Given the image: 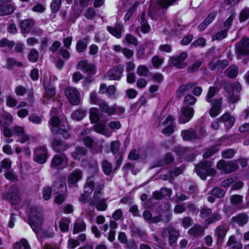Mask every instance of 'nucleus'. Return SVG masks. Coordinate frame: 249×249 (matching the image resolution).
Returning a JSON list of instances; mask_svg holds the SVG:
<instances>
[{"label": "nucleus", "instance_id": "aec40b11", "mask_svg": "<svg viewBox=\"0 0 249 249\" xmlns=\"http://www.w3.org/2000/svg\"><path fill=\"white\" fill-rule=\"evenodd\" d=\"M53 149L57 153H62L70 147V145L67 142L54 138L52 142Z\"/></svg>", "mask_w": 249, "mask_h": 249}, {"label": "nucleus", "instance_id": "473e14b6", "mask_svg": "<svg viewBox=\"0 0 249 249\" xmlns=\"http://www.w3.org/2000/svg\"><path fill=\"white\" fill-rule=\"evenodd\" d=\"M98 106L102 112L106 113L108 116L113 115V106L111 107L109 106L108 104L103 100L98 105Z\"/></svg>", "mask_w": 249, "mask_h": 249}, {"label": "nucleus", "instance_id": "6ab92c4d", "mask_svg": "<svg viewBox=\"0 0 249 249\" xmlns=\"http://www.w3.org/2000/svg\"><path fill=\"white\" fill-rule=\"evenodd\" d=\"M77 69L84 71L88 75H94L96 71L95 65L88 63L87 61H81L76 65Z\"/></svg>", "mask_w": 249, "mask_h": 249}, {"label": "nucleus", "instance_id": "f3484780", "mask_svg": "<svg viewBox=\"0 0 249 249\" xmlns=\"http://www.w3.org/2000/svg\"><path fill=\"white\" fill-rule=\"evenodd\" d=\"M211 104V107L209 110V115L212 117H215L218 116L221 111L223 100L221 97L215 98Z\"/></svg>", "mask_w": 249, "mask_h": 249}, {"label": "nucleus", "instance_id": "4d7b16f0", "mask_svg": "<svg viewBox=\"0 0 249 249\" xmlns=\"http://www.w3.org/2000/svg\"><path fill=\"white\" fill-rule=\"evenodd\" d=\"M61 0H53L51 4V8L53 13H57L60 9L61 5Z\"/></svg>", "mask_w": 249, "mask_h": 249}, {"label": "nucleus", "instance_id": "864d4df0", "mask_svg": "<svg viewBox=\"0 0 249 249\" xmlns=\"http://www.w3.org/2000/svg\"><path fill=\"white\" fill-rule=\"evenodd\" d=\"M196 99L192 95L188 94L184 99V103L187 106H193L196 102Z\"/></svg>", "mask_w": 249, "mask_h": 249}, {"label": "nucleus", "instance_id": "052dcab7", "mask_svg": "<svg viewBox=\"0 0 249 249\" xmlns=\"http://www.w3.org/2000/svg\"><path fill=\"white\" fill-rule=\"evenodd\" d=\"M221 219V216L217 213H214L210 217L205 220V222L207 224H210L219 221Z\"/></svg>", "mask_w": 249, "mask_h": 249}, {"label": "nucleus", "instance_id": "7c9ffc66", "mask_svg": "<svg viewBox=\"0 0 249 249\" xmlns=\"http://www.w3.org/2000/svg\"><path fill=\"white\" fill-rule=\"evenodd\" d=\"M204 231L205 229L203 226L195 225L189 230V233L195 237H199L204 234Z\"/></svg>", "mask_w": 249, "mask_h": 249}, {"label": "nucleus", "instance_id": "774afa93", "mask_svg": "<svg viewBox=\"0 0 249 249\" xmlns=\"http://www.w3.org/2000/svg\"><path fill=\"white\" fill-rule=\"evenodd\" d=\"M212 213V210L211 208L206 207L201 208L200 212V216L201 218H206L210 215Z\"/></svg>", "mask_w": 249, "mask_h": 249}, {"label": "nucleus", "instance_id": "79ce46f5", "mask_svg": "<svg viewBox=\"0 0 249 249\" xmlns=\"http://www.w3.org/2000/svg\"><path fill=\"white\" fill-rule=\"evenodd\" d=\"M164 58L159 55H155L151 59V62L154 67L159 69L164 62Z\"/></svg>", "mask_w": 249, "mask_h": 249}, {"label": "nucleus", "instance_id": "cd10ccee", "mask_svg": "<svg viewBox=\"0 0 249 249\" xmlns=\"http://www.w3.org/2000/svg\"><path fill=\"white\" fill-rule=\"evenodd\" d=\"M52 188L56 193H64L67 191L66 183L64 180L60 178H58L54 182Z\"/></svg>", "mask_w": 249, "mask_h": 249}, {"label": "nucleus", "instance_id": "6e6d98bb", "mask_svg": "<svg viewBox=\"0 0 249 249\" xmlns=\"http://www.w3.org/2000/svg\"><path fill=\"white\" fill-rule=\"evenodd\" d=\"M136 55L138 59H143L148 56V53L146 54L144 47L143 46H140L137 50Z\"/></svg>", "mask_w": 249, "mask_h": 249}, {"label": "nucleus", "instance_id": "de8ad7c7", "mask_svg": "<svg viewBox=\"0 0 249 249\" xmlns=\"http://www.w3.org/2000/svg\"><path fill=\"white\" fill-rule=\"evenodd\" d=\"M70 222V220L66 218H64L61 220L59 223V227L62 231L66 232L68 231Z\"/></svg>", "mask_w": 249, "mask_h": 249}, {"label": "nucleus", "instance_id": "c03bdc74", "mask_svg": "<svg viewBox=\"0 0 249 249\" xmlns=\"http://www.w3.org/2000/svg\"><path fill=\"white\" fill-rule=\"evenodd\" d=\"M238 72V69L235 65L231 66L225 71L226 74L230 78L235 77Z\"/></svg>", "mask_w": 249, "mask_h": 249}, {"label": "nucleus", "instance_id": "9b49d317", "mask_svg": "<svg viewBox=\"0 0 249 249\" xmlns=\"http://www.w3.org/2000/svg\"><path fill=\"white\" fill-rule=\"evenodd\" d=\"M68 163V159L65 154H56L53 157L50 166L53 168H64Z\"/></svg>", "mask_w": 249, "mask_h": 249}, {"label": "nucleus", "instance_id": "412c9836", "mask_svg": "<svg viewBox=\"0 0 249 249\" xmlns=\"http://www.w3.org/2000/svg\"><path fill=\"white\" fill-rule=\"evenodd\" d=\"M12 0H0V16L12 14L15 8L12 4H9Z\"/></svg>", "mask_w": 249, "mask_h": 249}, {"label": "nucleus", "instance_id": "dca6fc26", "mask_svg": "<svg viewBox=\"0 0 249 249\" xmlns=\"http://www.w3.org/2000/svg\"><path fill=\"white\" fill-rule=\"evenodd\" d=\"M47 158V150L45 147H40L35 149L34 158L35 161L40 164H43L46 162Z\"/></svg>", "mask_w": 249, "mask_h": 249}, {"label": "nucleus", "instance_id": "423d86ee", "mask_svg": "<svg viewBox=\"0 0 249 249\" xmlns=\"http://www.w3.org/2000/svg\"><path fill=\"white\" fill-rule=\"evenodd\" d=\"M43 219L40 213L35 208H31L29 217V224L32 230L39 233L42 230Z\"/></svg>", "mask_w": 249, "mask_h": 249}, {"label": "nucleus", "instance_id": "e433bc0d", "mask_svg": "<svg viewBox=\"0 0 249 249\" xmlns=\"http://www.w3.org/2000/svg\"><path fill=\"white\" fill-rule=\"evenodd\" d=\"M227 189H221L218 187H214L210 192V194L217 198H222L224 196Z\"/></svg>", "mask_w": 249, "mask_h": 249}, {"label": "nucleus", "instance_id": "5fc2aeb1", "mask_svg": "<svg viewBox=\"0 0 249 249\" xmlns=\"http://www.w3.org/2000/svg\"><path fill=\"white\" fill-rule=\"evenodd\" d=\"M87 46L88 44L86 42L79 40L76 43V50L79 53H83L86 50Z\"/></svg>", "mask_w": 249, "mask_h": 249}, {"label": "nucleus", "instance_id": "9d476101", "mask_svg": "<svg viewBox=\"0 0 249 249\" xmlns=\"http://www.w3.org/2000/svg\"><path fill=\"white\" fill-rule=\"evenodd\" d=\"M187 56L186 52H182L178 56L171 57L168 61L169 64L171 66H174L178 69H183L187 65L184 62Z\"/></svg>", "mask_w": 249, "mask_h": 249}, {"label": "nucleus", "instance_id": "2eb2a0df", "mask_svg": "<svg viewBox=\"0 0 249 249\" xmlns=\"http://www.w3.org/2000/svg\"><path fill=\"white\" fill-rule=\"evenodd\" d=\"M229 230L228 225L226 224H222L217 226L215 230V236L216 237L217 243L221 245L224 241L227 232Z\"/></svg>", "mask_w": 249, "mask_h": 249}, {"label": "nucleus", "instance_id": "c756f323", "mask_svg": "<svg viewBox=\"0 0 249 249\" xmlns=\"http://www.w3.org/2000/svg\"><path fill=\"white\" fill-rule=\"evenodd\" d=\"M248 216L244 213H241L232 217L233 223H237L240 226H243L248 221Z\"/></svg>", "mask_w": 249, "mask_h": 249}, {"label": "nucleus", "instance_id": "1a4fd4ad", "mask_svg": "<svg viewBox=\"0 0 249 249\" xmlns=\"http://www.w3.org/2000/svg\"><path fill=\"white\" fill-rule=\"evenodd\" d=\"M65 94L69 102L72 105H79L80 102L79 92L75 88L69 87L65 89Z\"/></svg>", "mask_w": 249, "mask_h": 249}, {"label": "nucleus", "instance_id": "39448f33", "mask_svg": "<svg viewBox=\"0 0 249 249\" xmlns=\"http://www.w3.org/2000/svg\"><path fill=\"white\" fill-rule=\"evenodd\" d=\"M90 171L92 175L87 178L84 187L85 192L89 194L92 192L95 187V179L99 176V169L96 161H93L90 164Z\"/></svg>", "mask_w": 249, "mask_h": 249}, {"label": "nucleus", "instance_id": "4be33fe9", "mask_svg": "<svg viewBox=\"0 0 249 249\" xmlns=\"http://www.w3.org/2000/svg\"><path fill=\"white\" fill-rule=\"evenodd\" d=\"M219 121L224 124L227 130L230 129L234 125L235 119L231 116L229 112H225L221 116L219 119Z\"/></svg>", "mask_w": 249, "mask_h": 249}, {"label": "nucleus", "instance_id": "37998d69", "mask_svg": "<svg viewBox=\"0 0 249 249\" xmlns=\"http://www.w3.org/2000/svg\"><path fill=\"white\" fill-rule=\"evenodd\" d=\"M218 151L217 146H213L206 148L204 150L203 157L205 159L210 158Z\"/></svg>", "mask_w": 249, "mask_h": 249}, {"label": "nucleus", "instance_id": "20e7f679", "mask_svg": "<svg viewBox=\"0 0 249 249\" xmlns=\"http://www.w3.org/2000/svg\"><path fill=\"white\" fill-rule=\"evenodd\" d=\"M213 164L211 161H202L195 166L196 172L202 180H205L208 176H213L215 173Z\"/></svg>", "mask_w": 249, "mask_h": 249}, {"label": "nucleus", "instance_id": "69168bd1", "mask_svg": "<svg viewBox=\"0 0 249 249\" xmlns=\"http://www.w3.org/2000/svg\"><path fill=\"white\" fill-rule=\"evenodd\" d=\"M89 99L90 103L98 105L103 100H100L97 95V94L95 92H91L89 94Z\"/></svg>", "mask_w": 249, "mask_h": 249}, {"label": "nucleus", "instance_id": "3c124183", "mask_svg": "<svg viewBox=\"0 0 249 249\" xmlns=\"http://www.w3.org/2000/svg\"><path fill=\"white\" fill-rule=\"evenodd\" d=\"M149 70L145 65H140L137 69V73L140 76H146L149 73Z\"/></svg>", "mask_w": 249, "mask_h": 249}, {"label": "nucleus", "instance_id": "09e8293b", "mask_svg": "<svg viewBox=\"0 0 249 249\" xmlns=\"http://www.w3.org/2000/svg\"><path fill=\"white\" fill-rule=\"evenodd\" d=\"M174 160V157L170 153L166 154L163 159L160 161L158 166H163L172 163Z\"/></svg>", "mask_w": 249, "mask_h": 249}, {"label": "nucleus", "instance_id": "58836bf2", "mask_svg": "<svg viewBox=\"0 0 249 249\" xmlns=\"http://www.w3.org/2000/svg\"><path fill=\"white\" fill-rule=\"evenodd\" d=\"M102 167L103 171L105 175L109 176L112 172V164L107 160H104L102 162Z\"/></svg>", "mask_w": 249, "mask_h": 249}, {"label": "nucleus", "instance_id": "680f3d73", "mask_svg": "<svg viewBox=\"0 0 249 249\" xmlns=\"http://www.w3.org/2000/svg\"><path fill=\"white\" fill-rule=\"evenodd\" d=\"M15 45V43L13 41L9 40L6 38H2L0 40V47H7L9 49H12Z\"/></svg>", "mask_w": 249, "mask_h": 249}, {"label": "nucleus", "instance_id": "2f4dec72", "mask_svg": "<svg viewBox=\"0 0 249 249\" xmlns=\"http://www.w3.org/2000/svg\"><path fill=\"white\" fill-rule=\"evenodd\" d=\"M88 152L87 149L81 146L76 147L75 150L71 154L72 158L75 160H80L81 157L84 156Z\"/></svg>", "mask_w": 249, "mask_h": 249}, {"label": "nucleus", "instance_id": "393cba45", "mask_svg": "<svg viewBox=\"0 0 249 249\" xmlns=\"http://www.w3.org/2000/svg\"><path fill=\"white\" fill-rule=\"evenodd\" d=\"M35 21L32 19H26L22 20L20 23L21 32L23 34H28L34 26Z\"/></svg>", "mask_w": 249, "mask_h": 249}, {"label": "nucleus", "instance_id": "b1692460", "mask_svg": "<svg viewBox=\"0 0 249 249\" xmlns=\"http://www.w3.org/2000/svg\"><path fill=\"white\" fill-rule=\"evenodd\" d=\"M7 198L12 204L18 203L20 199L19 191L17 186L11 187L9 193L7 194Z\"/></svg>", "mask_w": 249, "mask_h": 249}, {"label": "nucleus", "instance_id": "f03ea898", "mask_svg": "<svg viewBox=\"0 0 249 249\" xmlns=\"http://www.w3.org/2000/svg\"><path fill=\"white\" fill-rule=\"evenodd\" d=\"M90 132L89 129H86L81 132L79 138L81 140L85 145L89 148L93 153H101L103 148L102 142L96 138H93L90 136H87Z\"/></svg>", "mask_w": 249, "mask_h": 249}, {"label": "nucleus", "instance_id": "6e6552de", "mask_svg": "<svg viewBox=\"0 0 249 249\" xmlns=\"http://www.w3.org/2000/svg\"><path fill=\"white\" fill-rule=\"evenodd\" d=\"M217 167L227 174L231 173L238 169V160H234L226 161L221 160L218 162Z\"/></svg>", "mask_w": 249, "mask_h": 249}, {"label": "nucleus", "instance_id": "72a5a7b5", "mask_svg": "<svg viewBox=\"0 0 249 249\" xmlns=\"http://www.w3.org/2000/svg\"><path fill=\"white\" fill-rule=\"evenodd\" d=\"M1 120H0V123L3 126L9 125L13 122V117L12 115L8 112H4L1 114Z\"/></svg>", "mask_w": 249, "mask_h": 249}, {"label": "nucleus", "instance_id": "ddd939ff", "mask_svg": "<svg viewBox=\"0 0 249 249\" xmlns=\"http://www.w3.org/2000/svg\"><path fill=\"white\" fill-rule=\"evenodd\" d=\"M160 125H165L162 133L167 136L171 135L174 132V119L170 116L164 117L160 122Z\"/></svg>", "mask_w": 249, "mask_h": 249}, {"label": "nucleus", "instance_id": "c85d7f7f", "mask_svg": "<svg viewBox=\"0 0 249 249\" xmlns=\"http://www.w3.org/2000/svg\"><path fill=\"white\" fill-rule=\"evenodd\" d=\"M82 178V171L79 169H75L69 175L68 177V182L71 184H74L79 181Z\"/></svg>", "mask_w": 249, "mask_h": 249}, {"label": "nucleus", "instance_id": "13d9d810", "mask_svg": "<svg viewBox=\"0 0 249 249\" xmlns=\"http://www.w3.org/2000/svg\"><path fill=\"white\" fill-rule=\"evenodd\" d=\"M38 56L37 51L35 49H32L28 55V59L31 62H36L38 60Z\"/></svg>", "mask_w": 249, "mask_h": 249}, {"label": "nucleus", "instance_id": "0e129e2a", "mask_svg": "<svg viewBox=\"0 0 249 249\" xmlns=\"http://www.w3.org/2000/svg\"><path fill=\"white\" fill-rule=\"evenodd\" d=\"M120 146V142L118 141H114L111 142L110 150L113 154H116L118 152Z\"/></svg>", "mask_w": 249, "mask_h": 249}, {"label": "nucleus", "instance_id": "338daca9", "mask_svg": "<svg viewBox=\"0 0 249 249\" xmlns=\"http://www.w3.org/2000/svg\"><path fill=\"white\" fill-rule=\"evenodd\" d=\"M6 103L8 107H14L17 105L18 101L12 96L8 95L6 98Z\"/></svg>", "mask_w": 249, "mask_h": 249}, {"label": "nucleus", "instance_id": "7ed1b4c3", "mask_svg": "<svg viewBox=\"0 0 249 249\" xmlns=\"http://www.w3.org/2000/svg\"><path fill=\"white\" fill-rule=\"evenodd\" d=\"M224 95L228 99V101L235 103L239 100V96L234 94V90L239 92L241 90V86L239 82H235L233 85L229 82L225 81L223 85Z\"/></svg>", "mask_w": 249, "mask_h": 249}, {"label": "nucleus", "instance_id": "603ef678", "mask_svg": "<svg viewBox=\"0 0 249 249\" xmlns=\"http://www.w3.org/2000/svg\"><path fill=\"white\" fill-rule=\"evenodd\" d=\"M95 205L96 206L97 210L99 211H105L107 207L106 200L103 198L98 199Z\"/></svg>", "mask_w": 249, "mask_h": 249}, {"label": "nucleus", "instance_id": "0eeeda50", "mask_svg": "<svg viewBox=\"0 0 249 249\" xmlns=\"http://www.w3.org/2000/svg\"><path fill=\"white\" fill-rule=\"evenodd\" d=\"M235 46L237 58L240 59L245 57L243 63L247 64L249 60V38H243Z\"/></svg>", "mask_w": 249, "mask_h": 249}, {"label": "nucleus", "instance_id": "bf43d9fd", "mask_svg": "<svg viewBox=\"0 0 249 249\" xmlns=\"http://www.w3.org/2000/svg\"><path fill=\"white\" fill-rule=\"evenodd\" d=\"M125 39L126 42L129 44L134 45V46H137L138 44L137 38L131 34H127L125 36Z\"/></svg>", "mask_w": 249, "mask_h": 249}, {"label": "nucleus", "instance_id": "a18cd8bd", "mask_svg": "<svg viewBox=\"0 0 249 249\" xmlns=\"http://www.w3.org/2000/svg\"><path fill=\"white\" fill-rule=\"evenodd\" d=\"M164 197L161 196L160 194V191H156L153 193V197L149 198L147 201V205L149 207H152L154 205V204H152V201L154 199L160 200Z\"/></svg>", "mask_w": 249, "mask_h": 249}, {"label": "nucleus", "instance_id": "ea45409f", "mask_svg": "<svg viewBox=\"0 0 249 249\" xmlns=\"http://www.w3.org/2000/svg\"><path fill=\"white\" fill-rule=\"evenodd\" d=\"M89 118L92 123H97L99 120V112L97 108L92 107L89 110Z\"/></svg>", "mask_w": 249, "mask_h": 249}, {"label": "nucleus", "instance_id": "a19ab883", "mask_svg": "<svg viewBox=\"0 0 249 249\" xmlns=\"http://www.w3.org/2000/svg\"><path fill=\"white\" fill-rule=\"evenodd\" d=\"M86 225L84 221H78L74 223L73 226V233L76 234L78 232L84 231L86 230Z\"/></svg>", "mask_w": 249, "mask_h": 249}, {"label": "nucleus", "instance_id": "49530a36", "mask_svg": "<svg viewBox=\"0 0 249 249\" xmlns=\"http://www.w3.org/2000/svg\"><path fill=\"white\" fill-rule=\"evenodd\" d=\"M249 18V8L246 7L243 9L239 15V19L240 22L246 21Z\"/></svg>", "mask_w": 249, "mask_h": 249}, {"label": "nucleus", "instance_id": "4c0bfd02", "mask_svg": "<svg viewBox=\"0 0 249 249\" xmlns=\"http://www.w3.org/2000/svg\"><path fill=\"white\" fill-rule=\"evenodd\" d=\"M86 112V110L82 109L76 110L71 113V118L74 120L80 121L85 117Z\"/></svg>", "mask_w": 249, "mask_h": 249}, {"label": "nucleus", "instance_id": "a878e982", "mask_svg": "<svg viewBox=\"0 0 249 249\" xmlns=\"http://www.w3.org/2000/svg\"><path fill=\"white\" fill-rule=\"evenodd\" d=\"M104 188V185L102 183H97V186L94 192L93 198L89 202V205L90 206H95V204L97 202V200L99 199L102 196V191Z\"/></svg>", "mask_w": 249, "mask_h": 249}, {"label": "nucleus", "instance_id": "a211bd4d", "mask_svg": "<svg viewBox=\"0 0 249 249\" xmlns=\"http://www.w3.org/2000/svg\"><path fill=\"white\" fill-rule=\"evenodd\" d=\"M194 114V110L189 107H182L181 114L178 117V122L180 124H185L189 121Z\"/></svg>", "mask_w": 249, "mask_h": 249}, {"label": "nucleus", "instance_id": "f257e3e1", "mask_svg": "<svg viewBox=\"0 0 249 249\" xmlns=\"http://www.w3.org/2000/svg\"><path fill=\"white\" fill-rule=\"evenodd\" d=\"M57 109L52 108L50 115L51 119L49 121V124L51 125V130L54 134H60L64 139H68L70 137L69 128L68 123L66 121H60L56 116Z\"/></svg>", "mask_w": 249, "mask_h": 249}, {"label": "nucleus", "instance_id": "bb28decb", "mask_svg": "<svg viewBox=\"0 0 249 249\" xmlns=\"http://www.w3.org/2000/svg\"><path fill=\"white\" fill-rule=\"evenodd\" d=\"M181 136L185 141H191L192 140H199L200 138L196 132L192 128L183 130L181 131Z\"/></svg>", "mask_w": 249, "mask_h": 249}, {"label": "nucleus", "instance_id": "8fccbe9b", "mask_svg": "<svg viewBox=\"0 0 249 249\" xmlns=\"http://www.w3.org/2000/svg\"><path fill=\"white\" fill-rule=\"evenodd\" d=\"M7 68L11 70L13 66H17L20 67L22 66V63L20 62H18L15 58H9L7 60Z\"/></svg>", "mask_w": 249, "mask_h": 249}, {"label": "nucleus", "instance_id": "5701e85b", "mask_svg": "<svg viewBox=\"0 0 249 249\" xmlns=\"http://www.w3.org/2000/svg\"><path fill=\"white\" fill-rule=\"evenodd\" d=\"M107 30L113 36L117 38H120L122 36L124 27L123 25L121 23H116L113 27L110 26H107Z\"/></svg>", "mask_w": 249, "mask_h": 249}, {"label": "nucleus", "instance_id": "c9c22d12", "mask_svg": "<svg viewBox=\"0 0 249 249\" xmlns=\"http://www.w3.org/2000/svg\"><path fill=\"white\" fill-rule=\"evenodd\" d=\"M227 246H231L232 249H242V245L240 242L235 240L234 236H231L227 242Z\"/></svg>", "mask_w": 249, "mask_h": 249}, {"label": "nucleus", "instance_id": "f8f14e48", "mask_svg": "<svg viewBox=\"0 0 249 249\" xmlns=\"http://www.w3.org/2000/svg\"><path fill=\"white\" fill-rule=\"evenodd\" d=\"M179 232L173 227H167L163 229L161 231V235L163 238H166L168 236L169 243L170 245L174 244L179 236Z\"/></svg>", "mask_w": 249, "mask_h": 249}, {"label": "nucleus", "instance_id": "4468645a", "mask_svg": "<svg viewBox=\"0 0 249 249\" xmlns=\"http://www.w3.org/2000/svg\"><path fill=\"white\" fill-rule=\"evenodd\" d=\"M124 66L118 65L110 69L105 74V77L109 80H118L122 77Z\"/></svg>", "mask_w": 249, "mask_h": 249}, {"label": "nucleus", "instance_id": "e2e57ef3", "mask_svg": "<svg viewBox=\"0 0 249 249\" xmlns=\"http://www.w3.org/2000/svg\"><path fill=\"white\" fill-rule=\"evenodd\" d=\"M227 31L226 30L221 31L216 33L213 36V40H221L227 36Z\"/></svg>", "mask_w": 249, "mask_h": 249}, {"label": "nucleus", "instance_id": "f704fd0d", "mask_svg": "<svg viewBox=\"0 0 249 249\" xmlns=\"http://www.w3.org/2000/svg\"><path fill=\"white\" fill-rule=\"evenodd\" d=\"M219 91L216 88L211 86L209 88L207 94L205 98L206 101L208 103H212L214 99H213V97Z\"/></svg>", "mask_w": 249, "mask_h": 249}]
</instances>
